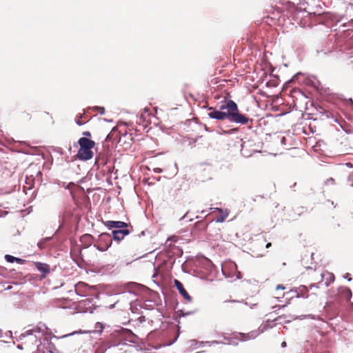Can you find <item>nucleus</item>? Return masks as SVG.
Returning a JSON list of instances; mask_svg holds the SVG:
<instances>
[{
	"instance_id": "nucleus-40",
	"label": "nucleus",
	"mask_w": 353,
	"mask_h": 353,
	"mask_svg": "<svg viewBox=\"0 0 353 353\" xmlns=\"http://www.w3.org/2000/svg\"><path fill=\"white\" fill-rule=\"evenodd\" d=\"M240 146H241V150H243V143H241Z\"/></svg>"
},
{
	"instance_id": "nucleus-43",
	"label": "nucleus",
	"mask_w": 353,
	"mask_h": 353,
	"mask_svg": "<svg viewBox=\"0 0 353 353\" xmlns=\"http://www.w3.org/2000/svg\"><path fill=\"white\" fill-rule=\"evenodd\" d=\"M18 348H22L20 345H18Z\"/></svg>"
},
{
	"instance_id": "nucleus-26",
	"label": "nucleus",
	"mask_w": 353,
	"mask_h": 353,
	"mask_svg": "<svg viewBox=\"0 0 353 353\" xmlns=\"http://www.w3.org/2000/svg\"><path fill=\"white\" fill-rule=\"evenodd\" d=\"M77 333H82V332L81 330L79 331H76V332H73L72 333H70V334H65L62 336H61L60 338H65V337H68L69 336H72V335H74L75 334H77Z\"/></svg>"
},
{
	"instance_id": "nucleus-10",
	"label": "nucleus",
	"mask_w": 353,
	"mask_h": 353,
	"mask_svg": "<svg viewBox=\"0 0 353 353\" xmlns=\"http://www.w3.org/2000/svg\"><path fill=\"white\" fill-rule=\"evenodd\" d=\"M174 283L175 287L179 290L181 296L188 301L190 302L192 301V297L188 294L187 291L185 290L183 284L177 279H174Z\"/></svg>"
},
{
	"instance_id": "nucleus-41",
	"label": "nucleus",
	"mask_w": 353,
	"mask_h": 353,
	"mask_svg": "<svg viewBox=\"0 0 353 353\" xmlns=\"http://www.w3.org/2000/svg\"><path fill=\"white\" fill-rule=\"evenodd\" d=\"M222 272H223V274H225V271H224V270H223V268H222Z\"/></svg>"
},
{
	"instance_id": "nucleus-22",
	"label": "nucleus",
	"mask_w": 353,
	"mask_h": 353,
	"mask_svg": "<svg viewBox=\"0 0 353 353\" xmlns=\"http://www.w3.org/2000/svg\"><path fill=\"white\" fill-rule=\"evenodd\" d=\"M148 109L145 108L144 112L141 113L140 115V119L144 121L146 119V117L149 115Z\"/></svg>"
},
{
	"instance_id": "nucleus-23",
	"label": "nucleus",
	"mask_w": 353,
	"mask_h": 353,
	"mask_svg": "<svg viewBox=\"0 0 353 353\" xmlns=\"http://www.w3.org/2000/svg\"><path fill=\"white\" fill-rule=\"evenodd\" d=\"M83 117V114H80L78 118L76 119L75 120V122L78 125H83L85 122V121H81V119Z\"/></svg>"
},
{
	"instance_id": "nucleus-31",
	"label": "nucleus",
	"mask_w": 353,
	"mask_h": 353,
	"mask_svg": "<svg viewBox=\"0 0 353 353\" xmlns=\"http://www.w3.org/2000/svg\"><path fill=\"white\" fill-rule=\"evenodd\" d=\"M205 343H208V344L210 343V342H209V341H206ZM211 343L212 344H219V343H221V342H219L218 341H213L211 342Z\"/></svg>"
},
{
	"instance_id": "nucleus-36",
	"label": "nucleus",
	"mask_w": 353,
	"mask_h": 353,
	"mask_svg": "<svg viewBox=\"0 0 353 353\" xmlns=\"http://www.w3.org/2000/svg\"><path fill=\"white\" fill-rule=\"evenodd\" d=\"M155 172H159H159H161V169H160V168H157V169L155 170Z\"/></svg>"
},
{
	"instance_id": "nucleus-27",
	"label": "nucleus",
	"mask_w": 353,
	"mask_h": 353,
	"mask_svg": "<svg viewBox=\"0 0 353 353\" xmlns=\"http://www.w3.org/2000/svg\"><path fill=\"white\" fill-rule=\"evenodd\" d=\"M243 122H244V125H247L249 128H250V125L249 124V119H247L245 117H244Z\"/></svg>"
},
{
	"instance_id": "nucleus-16",
	"label": "nucleus",
	"mask_w": 353,
	"mask_h": 353,
	"mask_svg": "<svg viewBox=\"0 0 353 353\" xmlns=\"http://www.w3.org/2000/svg\"><path fill=\"white\" fill-rule=\"evenodd\" d=\"M35 267L39 272L43 273L44 274H47L50 272V266L46 263L37 262L35 263Z\"/></svg>"
},
{
	"instance_id": "nucleus-35",
	"label": "nucleus",
	"mask_w": 353,
	"mask_h": 353,
	"mask_svg": "<svg viewBox=\"0 0 353 353\" xmlns=\"http://www.w3.org/2000/svg\"><path fill=\"white\" fill-rule=\"evenodd\" d=\"M271 245H272L271 243H268L265 245V248H270V247H271Z\"/></svg>"
},
{
	"instance_id": "nucleus-12",
	"label": "nucleus",
	"mask_w": 353,
	"mask_h": 353,
	"mask_svg": "<svg viewBox=\"0 0 353 353\" xmlns=\"http://www.w3.org/2000/svg\"><path fill=\"white\" fill-rule=\"evenodd\" d=\"M319 112V114H320V118L321 119H329V118H333V119L336 118V114L334 112L330 111L329 110H326L323 108L320 107Z\"/></svg>"
},
{
	"instance_id": "nucleus-29",
	"label": "nucleus",
	"mask_w": 353,
	"mask_h": 353,
	"mask_svg": "<svg viewBox=\"0 0 353 353\" xmlns=\"http://www.w3.org/2000/svg\"><path fill=\"white\" fill-rule=\"evenodd\" d=\"M276 289L277 290H280V289L283 290H285V287L284 285H278L276 286Z\"/></svg>"
},
{
	"instance_id": "nucleus-15",
	"label": "nucleus",
	"mask_w": 353,
	"mask_h": 353,
	"mask_svg": "<svg viewBox=\"0 0 353 353\" xmlns=\"http://www.w3.org/2000/svg\"><path fill=\"white\" fill-rule=\"evenodd\" d=\"M339 294L341 298L350 301L352 297V292L347 287H343L339 289Z\"/></svg>"
},
{
	"instance_id": "nucleus-2",
	"label": "nucleus",
	"mask_w": 353,
	"mask_h": 353,
	"mask_svg": "<svg viewBox=\"0 0 353 353\" xmlns=\"http://www.w3.org/2000/svg\"><path fill=\"white\" fill-rule=\"evenodd\" d=\"M52 337H56L52 333V331L42 323H39L36 326L28 329L23 333L19 336V341H24L23 343L37 344L39 342L41 343V339L44 341H48Z\"/></svg>"
},
{
	"instance_id": "nucleus-13",
	"label": "nucleus",
	"mask_w": 353,
	"mask_h": 353,
	"mask_svg": "<svg viewBox=\"0 0 353 353\" xmlns=\"http://www.w3.org/2000/svg\"><path fill=\"white\" fill-rule=\"evenodd\" d=\"M112 234L109 233H102L99 236V243L111 245L112 241Z\"/></svg>"
},
{
	"instance_id": "nucleus-28",
	"label": "nucleus",
	"mask_w": 353,
	"mask_h": 353,
	"mask_svg": "<svg viewBox=\"0 0 353 353\" xmlns=\"http://www.w3.org/2000/svg\"><path fill=\"white\" fill-rule=\"evenodd\" d=\"M252 292L254 294H256L259 292L258 285L257 284L254 285V290H253Z\"/></svg>"
},
{
	"instance_id": "nucleus-19",
	"label": "nucleus",
	"mask_w": 353,
	"mask_h": 353,
	"mask_svg": "<svg viewBox=\"0 0 353 353\" xmlns=\"http://www.w3.org/2000/svg\"><path fill=\"white\" fill-rule=\"evenodd\" d=\"M5 259L8 263H13L14 261L17 262L19 264H22L24 262V260L20 258L14 257L10 254L5 255Z\"/></svg>"
},
{
	"instance_id": "nucleus-17",
	"label": "nucleus",
	"mask_w": 353,
	"mask_h": 353,
	"mask_svg": "<svg viewBox=\"0 0 353 353\" xmlns=\"http://www.w3.org/2000/svg\"><path fill=\"white\" fill-rule=\"evenodd\" d=\"M307 288L305 287V286H301L299 288V291H293V290H290V292H287V294H289V293H292L293 295L292 296H290V298H292L294 296H296V297H299L300 296V294H301V296H304V293H306L307 292Z\"/></svg>"
},
{
	"instance_id": "nucleus-5",
	"label": "nucleus",
	"mask_w": 353,
	"mask_h": 353,
	"mask_svg": "<svg viewBox=\"0 0 353 353\" xmlns=\"http://www.w3.org/2000/svg\"><path fill=\"white\" fill-rule=\"evenodd\" d=\"M266 240L263 237L257 236L255 239L250 243L248 249L252 252V254L257 257L263 256L265 255L263 246Z\"/></svg>"
},
{
	"instance_id": "nucleus-25",
	"label": "nucleus",
	"mask_w": 353,
	"mask_h": 353,
	"mask_svg": "<svg viewBox=\"0 0 353 353\" xmlns=\"http://www.w3.org/2000/svg\"><path fill=\"white\" fill-rule=\"evenodd\" d=\"M94 108V110H99V113H100L101 114H104V112H105V109H104V108H103V107L95 106V107H94V108Z\"/></svg>"
},
{
	"instance_id": "nucleus-1",
	"label": "nucleus",
	"mask_w": 353,
	"mask_h": 353,
	"mask_svg": "<svg viewBox=\"0 0 353 353\" xmlns=\"http://www.w3.org/2000/svg\"><path fill=\"white\" fill-rule=\"evenodd\" d=\"M219 110L210 108L208 116L211 119L224 120L243 123V114L238 112L237 105L232 100L225 101L219 105Z\"/></svg>"
},
{
	"instance_id": "nucleus-3",
	"label": "nucleus",
	"mask_w": 353,
	"mask_h": 353,
	"mask_svg": "<svg viewBox=\"0 0 353 353\" xmlns=\"http://www.w3.org/2000/svg\"><path fill=\"white\" fill-rule=\"evenodd\" d=\"M78 143L80 148L77 154V159L81 161L91 159L93 157L92 149L94 147V141L87 137H81L79 139Z\"/></svg>"
},
{
	"instance_id": "nucleus-32",
	"label": "nucleus",
	"mask_w": 353,
	"mask_h": 353,
	"mask_svg": "<svg viewBox=\"0 0 353 353\" xmlns=\"http://www.w3.org/2000/svg\"><path fill=\"white\" fill-rule=\"evenodd\" d=\"M345 279H347L349 281H350L352 280V278L350 276V274L349 273H347L345 277Z\"/></svg>"
},
{
	"instance_id": "nucleus-20",
	"label": "nucleus",
	"mask_w": 353,
	"mask_h": 353,
	"mask_svg": "<svg viewBox=\"0 0 353 353\" xmlns=\"http://www.w3.org/2000/svg\"><path fill=\"white\" fill-rule=\"evenodd\" d=\"M51 239V237H47V238H45L43 239H42L41 241H39L38 243H37V246L39 247V248L40 250H43L45 248V243L46 242L50 241Z\"/></svg>"
},
{
	"instance_id": "nucleus-21",
	"label": "nucleus",
	"mask_w": 353,
	"mask_h": 353,
	"mask_svg": "<svg viewBox=\"0 0 353 353\" xmlns=\"http://www.w3.org/2000/svg\"><path fill=\"white\" fill-rule=\"evenodd\" d=\"M111 245H104L103 243H99V245H97V249L99 250V251H101V252H104L105 250H107Z\"/></svg>"
},
{
	"instance_id": "nucleus-8",
	"label": "nucleus",
	"mask_w": 353,
	"mask_h": 353,
	"mask_svg": "<svg viewBox=\"0 0 353 353\" xmlns=\"http://www.w3.org/2000/svg\"><path fill=\"white\" fill-rule=\"evenodd\" d=\"M321 280L318 281L317 283H320L322 282H324V284L325 286L330 285L334 281V275L333 273L324 271L321 273Z\"/></svg>"
},
{
	"instance_id": "nucleus-42",
	"label": "nucleus",
	"mask_w": 353,
	"mask_h": 353,
	"mask_svg": "<svg viewBox=\"0 0 353 353\" xmlns=\"http://www.w3.org/2000/svg\"><path fill=\"white\" fill-rule=\"evenodd\" d=\"M114 307V304L110 306V308Z\"/></svg>"
},
{
	"instance_id": "nucleus-14",
	"label": "nucleus",
	"mask_w": 353,
	"mask_h": 353,
	"mask_svg": "<svg viewBox=\"0 0 353 353\" xmlns=\"http://www.w3.org/2000/svg\"><path fill=\"white\" fill-rule=\"evenodd\" d=\"M217 211L219 212V215L216 218L215 221L217 223H222L223 222L226 218L228 217L229 214V212L228 210H223L221 208H215Z\"/></svg>"
},
{
	"instance_id": "nucleus-7",
	"label": "nucleus",
	"mask_w": 353,
	"mask_h": 353,
	"mask_svg": "<svg viewBox=\"0 0 353 353\" xmlns=\"http://www.w3.org/2000/svg\"><path fill=\"white\" fill-rule=\"evenodd\" d=\"M104 224L109 230L126 229L128 227L127 223L120 221H107Z\"/></svg>"
},
{
	"instance_id": "nucleus-4",
	"label": "nucleus",
	"mask_w": 353,
	"mask_h": 353,
	"mask_svg": "<svg viewBox=\"0 0 353 353\" xmlns=\"http://www.w3.org/2000/svg\"><path fill=\"white\" fill-rule=\"evenodd\" d=\"M115 338L118 339L119 342L115 343L114 345H119L121 344H125L127 341L133 342V338L134 334L128 329L119 328L113 333Z\"/></svg>"
},
{
	"instance_id": "nucleus-39",
	"label": "nucleus",
	"mask_w": 353,
	"mask_h": 353,
	"mask_svg": "<svg viewBox=\"0 0 353 353\" xmlns=\"http://www.w3.org/2000/svg\"><path fill=\"white\" fill-rule=\"evenodd\" d=\"M282 345H283V346H285V345H286L285 342H283V343H282Z\"/></svg>"
},
{
	"instance_id": "nucleus-6",
	"label": "nucleus",
	"mask_w": 353,
	"mask_h": 353,
	"mask_svg": "<svg viewBox=\"0 0 353 353\" xmlns=\"http://www.w3.org/2000/svg\"><path fill=\"white\" fill-rule=\"evenodd\" d=\"M244 84L250 91V87L256 89L259 87V81L256 80L254 77V72H248L244 74Z\"/></svg>"
},
{
	"instance_id": "nucleus-34",
	"label": "nucleus",
	"mask_w": 353,
	"mask_h": 353,
	"mask_svg": "<svg viewBox=\"0 0 353 353\" xmlns=\"http://www.w3.org/2000/svg\"><path fill=\"white\" fill-rule=\"evenodd\" d=\"M245 304H246V305L251 304V305H256V303H255V302L248 303V301H245Z\"/></svg>"
},
{
	"instance_id": "nucleus-44",
	"label": "nucleus",
	"mask_w": 353,
	"mask_h": 353,
	"mask_svg": "<svg viewBox=\"0 0 353 353\" xmlns=\"http://www.w3.org/2000/svg\"><path fill=\"white\" fill-rule=\"evenodd\" d=\"M230 302H236L234 300L230 301Z\"/></svg>"
},
{
	"instance_id": "nucleus-30",
	"label": "nucleus",
	"mask_w": 353,
	"mask_h": 353,
	"mask_svg": "<svg viewBox=\"0 0 353 353\" xmlns=\"http://www.w3.org/2000/svg\"><path fill=\"white\" fill-rule=\"evenodd\" d=\"M83 135H84L85 137H91V134L88 131L83 132Z\"/></svg>"
},
{
	"instance_id": "nucleus-18",
	"label": "nucleus",
	"mask_w": 353,
	"mask_h": 353,
	"mask_svg": "<svg viewBox=\"0 0 353 353\" xmlns=\"http://www.w3.org/2000/svg\"><path fill=\"white\" fill-rule=\"evenodd\" d=\"M260 334V331L259 330H252L246 334L244 333V341L247 340L254 339L256 338Z\"/></svg>"
},
{
	"instance_id": "nucleus-33",
	"label": "nucleus",
	"mask_w": 353,
	"mask_h": 353,
	"mask_svg": "<svg viewBox=\"0 0 353 353\" xmlns=\"http://www.w3.org/2000/svg\"><path fill=\"white\" fill-rule=\"evenodd\" d=\"M236 131V128H233V129H231L230 130H229V131H228V133H230V134H233V133H234Z\"/></svg>"
},
{
	"instance_id": "nucleus-11",
	"label": "nucleus",
	"mask_w": 353,
	"mask_h": 353,
	"mask_svg": "<svg viewBox=\"0 0 353 353\" xmlns=\"http://www.w3.org/2000/svg\"><path fill=\"white\" fill-rule=\"evenodd\" d=\"M225 339L228 341L226 343L228 345H236L243 339V334L237 333L232 335L231 337H225Z\"/></svg>"
},
{
	"instance_id": "nucleus-9",
	"label": "nucleus",
	"mask_w": 353,
	"mask_h": 353,
	"mask_svg": "<svg viewBox=\"0 0 353 353\" xmlns=\"http://www.w3.org/2000/svg\"><path fill=\"white\" fill-rule=\"evenodd\" d=\"M130 234V230L128 229L113 230L112 231V238L118 241H121L124 237Z\"/></svg>"
},
{
	"instance_id": "nucleus-24",
	"label": "nucleus",
	"mask_w": 353,
	"mask_h": 353,
	"mask_svg": "<svg viewBox=\"0 0 353 353\" xmlns=\"http://www.w3.org/2000/svg\"><path fill=\"white\" fill-rule=\"evenodd\" d=\"M94 327H95V329H97V330H99L100 332H101V331L103 330V329L104 328V325H103L102 323L97 322V323L95 324Z\"/></svg>"
},
{
	"instance_id": "nucleus-37",
	"label": "nucleus",
	"mask_w": 353,
	"mask_h": 353,
	"mask_svg": "<svg viewBox=\"0 0 353 353\" xmlns=\"http://www.w3.org/2000/svg\"><path fill=\"white\" fill-rule=\"evenodd\" d=\"M236 278H237V279H240V278H241V272H238V274H237V276H236Z\"/></svg>"
},
{
	"instance_id": "nucleus-38",
	"label": "nucleus",
	"mask_w": 353,
	"mask_h": 353,
	"mask_svg": "<svg viewBox=\"0 0 353 353\" xmlns=\"http://www.w3.org/2000/svg\"><path fill=\"white\" fill-rule=\"evenodd\" d=\"M190 314H192V312H188V313L185 314V315ZM183 316H185V314H183Z\"/></svg>"
}]
</instances>
